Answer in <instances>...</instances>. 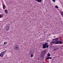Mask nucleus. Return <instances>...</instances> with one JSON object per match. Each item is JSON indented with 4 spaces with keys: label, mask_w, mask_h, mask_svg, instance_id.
<instances>
[{
    "label": "nucleus",
    "mask_w": 63,
    "mask_h": 63,
    "mask_svg": "<svg viewBox=\"0 0 63 63\" xmlns=\"http://www.w3.org/2000/svg\"><path fill=\"white\" fill-rule=\"evenodd\" d=\"M52 60V61L53 60V59Z\"/></svg>",
    "instance_id": "32"
},
{
    "label": "nucleus",
    "mask_w": 63,
    "mask_h": 63,
    "mask_svg": "<svg viewBox=\"0 0 63 63\" xmlns=\"http://www.w3.org/2000/svg\"><path fill=\"white\" fill-rule=\"evenodd\" d=\"M56 40L54 41V42H56Z\"/></svg>",
    "instance_id": "27"
},
{
    "label": "nucleus",
    "mask_w": 63,
    "mask_h": 63,
    "mask_svg": "<svg viewBox=\"0 0 63 63\" xmlns=\"http://www.w3.org/2000/svg\"><path fill=\"white\" fill-rule=\"evenodd\" d=\"M52 1L53 2H55V0H52Z\"/></svg>",
    "instance_id": "19"
},
{
    "label": "nucleus",
    "mask_w": 63,
    "mask_h": 63,
    "mask_svg": "<svg viewBox=\"0 0 63 63\" xmlns=\"http://www.w3.org/2000/svg\"><path fill=\"white\" fill-rule=\"evenodd\" d=\"M43 57H43V58H42V59H43Z\"/></svg>",
    "instance_id": "30"
},
{
    "label": "nucleus",
    "mask_w": 63,
    "mask_h": 63,
    "mask_svg": "<svg viewBox=\"0 0 63 63\" xmlns=\"http://www.w3.org/2000/svg\"><path fill=\"white\" fill-rule=\"evenodd\" d=\"M4 54V52H2V53L0 54V57H3Z\"/></svg>",
    "instance_id": "5"
},
{
    "label": "nucleus",
    "mask_w": 63,
    "mask_h": 63,
    "mask_svg": "<svg viewBox=\"0 0 63 63\" xmlns=\"http://www.w3.org/2000/svg\"><path fill=\"white\" fill-rule=\"evenodd\" d=\"M46 60H47L48 59H49V57H48V56H47L46 57Z\"/></svg>",
    "instance_id": "11"
},
{
    "label": "nucleus",
    "mask_w": 63,
    "mask_h": 63,
    "mask_svg": "<svg viewBox=\"0 0 63 63\" xmlns=\"http://www.w3.org/2000/svg\"><path fill=\"white\" fill-rule=\"evenodd\" d=\"M62 47H63V45L62 46Z\"/></svg>",
    "instance_id": "34"
},
{
    "label": "nucleus",
    "mask_w": 63,
    "mask_h": 63,
    "mask_svg": "<svg viewBox=\"0 0 63 63\" xmlns=\"http://www.w3.org/2000/svg\"><path fill=\"white\" fill-rule=\"evenodd\" d=\"M49 45L50 46H52V44L51 45V44H50Z\"/></svg>",
    "instance_id": "26"
},
{
    "label": "nucleus",
    "mask_w": 63,
    "mask_h": 63,
    "mask_svg": "<svg viewBox=\"0 0 63 63\" xmlns=\"http://www.w3.org/2000/svg\"><path fill=\"white\" fill-rule=\"evenodd\" d=\"M52 42H54V41L52 40Z\"/></svg>",
    "instance_id": "29"
},
{
    "label": "nucleus",
    "mask_w": 63,
    "mask_h": 63,
    "mask_svg": "<svg viewBox=\"0 0 63 63\" xmlns=\"http://www.w3.org/2000/svg\"><path fill=\"white\" fill-rule=\"evenodd\" d=\"M19 46H18V45H16L15 47V48L16 49V50H18V49H19Z\"/></svg>",
    "instance_id": "3"
},
{
    "label": "nucleus",
    "mask_w": 63,
    "mask_h": 63,
    "mask_svg": "<svg viewBox=\"0 0 63 63\" xmlns=\"http://www.w3.org/2000/svg\"><path fill=\"white\" fill-rule=\"evenodd\" d=\"M47 56H50V54L48 53L47 54Z\"/></svg>",
    "instance_id": "14"
},
{
    "label": "nucleus",
    "mask_w": 63,
    "mask_h": 63,
    "mask_svg": "<svg viewBox=\"0 0 63 63\" xmlns=\"http://www.w3.org/2000/svg\"><path fill=\"white\" fill-rule=\"evenodd\" d=\"M6 43L7 44L6 42H5L4 43V45H6Z\"/></svg>",
    "instance_id": "22"
},
{
    "label": "nucleus",
    "mask_w": 63,
    "mask_h": 63,
    "mask_svg": "<svg viewBox=\"0 0 63 63\" xmlns=\"http://www.w3.org/2000/svg\"><path fill=\"white\" fill-rule=\"evenodd\" d=\"M59 41L56 40V42H55V44H59Z\"/></svg>",
    "instance_id": "7"
},
{
    "label": "nucleus",
    "mask_w": 63,
    "mask_h": 63,
    "mask_svg": "<svg viewBox=\"0 0 63 63\" xmlns=\"http://www.w3.org/2000/svg\"><path fill=\"white\" fill-rule=\"evenodd\" d=\"M5 28L6 29V31H8L9 30V28H10V27L8 26H6L5 27Z\"/></svg>",
    "instance_id": "4"
},
{
    "label": "nucleus",
    "mask_w": 63,
    "mask_h": 63,
    "mask_svg": "<svg viewBox=\"0 0 63 63\" xmlns=\"http://www.w3.org/2000/svg\"><path fill=\"white\" fill-rule=\"evenodd\" d=\"M58 40V38H56V39H55V40H56V41H57V40Z\"/></svg>",
    "instance_id": "15"
},
{
    "label": "nucleus",
    "mask_w": 63,
    "mask_h": 63,
    "mask_svg": "<svg viewBox=\"0 0 63 63\" xmlns=\"http://www.w3.org/2000/svg\"><path fill=\"white\" fill-rule=\"evenodd\" d=\"M39 60V59H38V60Z\"/></svg>",
    "instance_id": "33"
},
{
    "label": "nucleus",
    "mask_w": 63,
    "mask_h": 63,
    "mask_svg": "<svg viewBox=\"0 0 63 63\" xmlns=\"http://www.w3.org/2000/svg\"><path fill=\"white\" fill-rule=\"evenodd\" d=\"M46 53H47V52H46V51L45 50H43L42 52L41 55L42 56L45 55V54H46Z\"/></svg>",
    "instance_id": "2"
},
{
    "label": "nucleus",
    "mask_w": 63,
    "mask_h": 63,
    "mask_svg": "<svg viewBox=\"0 0 63 63\" xmlns=\"http://www.w3.org/2000/svg\"><path fill=\"white\" fill-rule=\"evenodd\" d=\"M2 6H3V9H4V8H5H5H6V6H5V4H2Z\"/></svg>",
    "instance_id": "9"
},
{
    "label": "nucleus",
    "mask_w": 63,
    "mask_h": 63,
    "mask_svg": "<svg viewBox=\"0 0 63 63\" xmlns=\"http://www.w3.org/2000/svg\"><path fill=\"white\" fill-rule=\"evenodd\" d=\"M4 12L5 14H8V12L7 9H6L4 10Z\"/></svg>",
    "instance_id": "6"
},
{
    "label": "nucleus",
    "mask_w": 63,
    "mask_h": 63,
    "mask_svg": "<svg viewBox=\"0 0 63 63\" xmlns=\"http://www.w3.org/2000/svg\"><path fill=\"white\" fill-rule=\"evenodd\" d=\"M43 57V56H42L41 57H40V58H42V57Z\"/></svg>",
    "instance_id": "24"
},
{
    "label": "nucleus",
    "mask_w": 63,
    "mask_h": 63,
    "mask_svg": "<svg viewBox=\"0 0 63 63\" xmlns=\"http://www.w3.org/2000/svg\"><path fill=\"white\" fill-rule=\"evenodd\" d=\"M43 46V48H48L49 47V45H48V43H45V44H42Z\"/></svg>",
    "instance_id": "1"
},
{
    "label": "nucleus",
    "mask_w": 63,
    "mask_h": 63,
    "mask_svg": "<svg viewBox=\"0 0 63 63\" xmlns=\"http://www.w3.org/2000/svg\"><path fill=\"white\" fill-rule=\"evenodd\" d=\"M54 38H55V36H54Z\"/></svg>",
    "instance_id": "31"
},
{
    "label": "nucleus",
    "mask_w": 63,
    "mask_h": 63,
    "mask_svg": "<svg viewBox=\"0 0 63 63\" xmlns=\"http://www.w3.org/2000/svg\"><path fill=\"white\" fill-rule=\"evenodd\" d=\"M49 59H52V58L51 57H49Z\"/></svg>",
    "instance_id": "18"
},
{
    "label": "nucleus",
    "mask_w": 63,
    "mask_h": 63,
    "mask_svg": "<svg viewBox=\"0 0 63 63\" xmlns=\"http://www.w3.org/2000/svg\"><path fill=\"white\" fill-rule=\"evenodd\" d=\"M55 8H56V9H58V7L57 5H56L55 6Z\"/></svg>",
    "instance_id": "13"
},
{
    "label": "nucleus",
    "mask_w": 63,
    "mask_h": 63,
    "mask_svg": "<svg viewBox=\"0 0 63 63\" xmlns=\"http://www.w3.org/2000/svg\"><path fill=\"white\" fill-rule=\"evenodd\" d=\"M3 16V15H0V18H1V17H2Z\"/></svg>",
    "instance_id": "10"
},
{
    "label": "nucleus",
    "mask_w": 63,
    "mask_h": 63,
    "mask_svg": "<svg viewBox=\"0 0 63 63\" xmlns=\"http://www.w3.org/2000/svg\"><path fill=\"white\" fill-rule=\"evenodd\" d=\"M36 1H37L38 2H41L42 0H35Z\"/></svg>",
    "instance_id": "8"
},
{
    "label": "nucleus",
    "mask_w": 63,
    "mask_h": 63,
    "mask_svg": "<svg viewBox=\"0 0 63 63\" xmlns=\"http://www.w3.org/2000/svg\"><path fill=\"white\" fill-rule=\"evenodd\" d=\"M53 44H55V42H53Z\"/></svg>",
    "instance_id": "25"
},
{
    "label": "nucleus",
    "mask_w": 63,
    "mask_h": 63,
    "mask_svg": "<svg viewBox=\"0 0 63 63\" xmlns=\"http://www.w3.org/2000/svg\"><path fill=\"white\" fill-rule=\"evenodd\" d=\"M57 49H55L54 50V51L55 50H56Z\"/></svg>",
    "instance_id": "23"
},
{
    "label": "nucleus",
    "mask_w": 63,
    "mask_h": 63,
    "mask_svg": "<svg viewBox=\"0 0 63 63\" xmlns=\"http://www.w3.org/2000/svg\"><path fill=\"white\" fill-rule=\"evenodd\" d=\"M49 41V40H47V42H48Z\"/></svg>",
    "instance_id": "28"
},
{
    "label": "nucleus",
    "mask_w": 63,
    "mask_h": 63,
    "mask_svg": "<svg viewBox=\"0 0 63 63\" xmlns=\"http://www.w3.org/2000/svg\"><path fill=\"white\" fill-rule=\"evenodd\" d=\"M30 53L31 54H33V52L32 51H30Z\"/></svg>",
    "instance_id": "16"
},
{
    "label": "nucleus",
    "mask_w": 63,
    "mask_h": 63,
    "mask_svg": "<svg viewBox=\"0 0 63 63\" xmlns=\"http://www.w3.org/2000/svg\"><path fill=\"white\" fill-rule=\"evenodd\" d=\"M33 56V54H32L31 55V57H32Z\"/></svg>",
    "instance_id": "17"
},
{
    "label": "nucleus",
    "mask_w": 63,
    "mask_h": 63,
    "mask_svg": "<svg viewBox=\"0 0 63 63\" xmlns=\"http://www.w3.org/2000/svg\"><path fill=\"white\" fill-rule=\"evenodd\" d=\"M52 41H54V40H55V39H52Z\"/></svg>",
    "instance_id": "21"
},
{
    "label": "nucleus",
    "mask_w": 63,
    "mask_h": 63,
    "mask_svg": "<svg viewBox=\"0 0 63 63\" xmlns=\"http://www.w3.org/2000/svg\"><path fill=\"white\" fill-rule=\"evenodd\" d=\"M50 44H53V42H51Z\"/></svg>",
    "instance_id": "20"
},
{
    "label": "nucleus",
    "mask_w": 63,
    "mask_h": 63,
    "mask_svg": "<svg viewBox=\"0 0 63 63\" xmlns=\"http://www.w3.org/2000/svg\"><path fill=\"white\" fill-rule=\"evenodd\" d=\"M59 44H62V43H63V42L62 41H59Z\"/></svg>",
    "instance_id": "12"
}]
</instances>
